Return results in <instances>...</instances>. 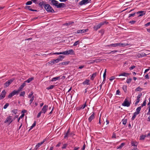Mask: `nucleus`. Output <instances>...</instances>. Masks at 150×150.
I'll return each instance as SVG.
<instances>
[{"mask_svg": "<svg viewBox=\"0 0 150 150\" xmlns=\"http://www.w3.org/2000/svg\"><path fill=\"white\" fill-rule=\"evenodd\" d=\"M69 133H68L67 132L65 134L64 136V138L66 139H67L68 137L69 136Z\"/></svg>", "mask_w": 150, "mask_h": 150, "instance_id": "obj_41", "label": "nucleus"}, {"mask_svg": "<svg viewBox=\"0 0 150 150\" xmlns=\"http://www.w3.org/2000/svg\"><path fill=\"white\" fill-rule=\"evenodd\" d=\"M69 61L63 62L59 63V65L60 66H62V65H68L69 63Z\"/></svg>", "mask_w": 150, "mask_h": 150, "instance_id": "obj_18", "label": "nucleus"}, {"mask_svg": "<svg viewBox=\"0 0 150 150\" xmlns=\"http://www.w3.org/2000/svg\"><path fill=\"white\" fill-rule=\"evenodd\" d=\"M46 140V139H45L42 142H41L39 143L40 144V145L41 146V145H42L45 141Z\"/></svg>", "mask_w": 150, "mask_h": 150, "instance_id": "obj_60", "label": "nucleus"}, {"mask_svg": "<svg viewBox=\"0 0 150 150\" xmlns=\"http://www.w3.org/2000/svg\"><path fill=\"white\" fill-rule=\"evenodd\" d=\"M141 106H139L138 107L136 110V111L135 112L138 115L140 111L141 110Z\"/></svg>", "mask_w": 150, "mask_h": 150, "instance_id": "obj_20", "label": "nucleus"}, {"mask_svg": "<svg viewBox=\"0 0 150 150\" xmlns=\"http://www.w3.org/2000/svg\"><path fill=\"white\" fill-rule=\"evenodd\" d=\"M146 137H147V135H141L140 136V140H144Z\"/></svg>", "mask_w": 150, "mask_h": 150, "instance_id": "obj_31", "label": "nucleus"}, {"mask_svg": "<svg viewBox=\"0 0 150 150\" xmlns=\"http://www.w3.org/2000/svg\"><path fill=\"white\" fill-rule=\"evenodd\" d=\"M94 114V112H93V114L89 117L88 120L89 122H91L92 120L95 118Z\"/></svg>", "mask_w": 150, "mask_h": 150, "instance_id": "obj_13", "label": "nucleus"}, {"mask_svg": "<svg viewBox=\"0 0 150 150\" xmlns=\"http://www.w3.org/2000/svg\"><path fill=\"white\" fill-rule=\"evenodd\" d=\"M49 2L51 5L54 6L57 8H63L65 6V4L63 3H59L58 1L55 0H49Z\"/></svg>", "mask_w": 150, "mask_h": 150, "instance_id": "obj_1", "label": "nucleus"}, {"mask_svg": "<svg viewBox=\"0 0 150 150\" xmlns=\"http://www.w3.org/2000/svg\"><path fill=\"white\" fill-rule=\"evenodd\" d=\"M38 4L40 7L41 8H42L43 6H44L45 4H44V2L43 1H42L41 2H40Z\"/></svg>", "mask_w": 150, "mask_h": 150, "instance_id": "obj_24", "label": "nucleus"}, {"mask_svg": "<svg viewBox=\"0 0 150 150\" xmlns=\"http://www.w3.org/2000/svg\"><path fill=\"white\" fill-rule=\"evenodd\" d=\"M132 146L137 147L138 145V143L136 141H132L131 143Z\"/></svg>", "mask_w": 150, "mask_h": 150, "instance_id": "obj_16", "label": "nucleus"}, {"mask_svg": "<svg viewBox=\"0 0 150 150\" xmlns=\"http://www.w3.org/2000/svg\"><path fill=\"white\" fill-rule=\"evenodd\" d=\"M11 112L13 113L15 115L16 114L17 112V110L16 109H14L12 110Z\"/></svg>", "mask_w": 150, "mask_h": 150, "instance_id": "obj_49", "label": "nucleus"}, {"mask_svg": "<svg viewBox=\"0 0 150 150\" xmlns=\"http://www.w3.org/2000/svg\"><path fill=\"white\" fill-rule=\"evenodd\" d=\"M117 43H116L112 44H110L109 45H107V46L109 47H117Z\"/></svg>", "mask_w": 150, "mask_h": 150, "instance_id": "obj_25", "label": "nucleus"}, {"mask_svg": "<svg viewBox=\"0 0 150 150\" xmlns=\"http://www.w3.org/2000/svg\"><path fill=\"white\" fill-rule=\"evenodd\" d=\"M98 60L97 59H95V60H92L91 61V62H90V63L91 64H93V63H94V62H97V61H98Z\"/></svg>", "mask_w": 150, "mask_h": 150, "instance_id": "obj_54", "label": "nucleus"}, {"mask_svg": "<svg viewBox=\"0 0 150 150\" xmlns=\"http://www.w3.org/2000/svg\"><path fill=\"white\" fill-rule=\"evenodd\" d=\"M26 82H25V81L23 83L22 85L20 86L21 88V87L22 88L26 86Z\"/></svg>", "mask_w": 150, "mask_h": 150, "instance_id": "obj_45", "label": "nucleus"}, {"mask_svg": "<svg viewBox=\"0 0 150 150\" xmlns=\"http://www.w3.org/2000/svg\"><path fill=\"white\" fill-rule=\"evenodd\" d=\"M6 93V92L5 90L2 91L0 95V100L3 99L5 97Z\"/></svg>", "mask_w": 150, "mask_h": 150, "instance_id": "obj_9", "label": "nucleus"}, {"mask_svg": "<svg viewBox=\"0 0 150 150\" xmlns=\"http://www.w3.org/2000/svg\"><path fill=\"white\" fill-rule=\"evenodd\" d=\"M146 11H140L136 12L137 14L139 15L138 17L142 16L145 15L146 13Z\"/></svg>", "mask_w": 150, "mask_h": 150, "instance_id": "obj_7", "label": "nucleus"}, {"mask_svg": "<svg viewBox=\"0 0 150 150\" xmlns=\"http://www.w3.org/2000/svg\"><path fill=\"white\" fill-rule=\"evenodd\" d=\"M64 57L63 55H60L58 57L57 59V61L59 62L60 61H62L64 58Z\"/></svg>", "mask_w": 150, "mask_h": 150, "instance_id": "obj_17", "label": "nucleus"}, {"mask_svg": "<svg viewBox=\"0 0 150 150\" xmlns=\"http://www.w3.org/2000/svg\"><path fill=\"white\" fill-rule=\"evenodd\" d=\"M136 22V21H129V23H131L132 24H134Z\"/></svg>", "mask_w": 150, "mask_h": 150, "instance_id": "obj_56", "label": "nucleus"}, {"mask_svg": "<svg viewBox=\"0 0 150 150\" xmlns=\"http://www.w3.org/2000/svg\"><path fill=\"white\" fill-rule=\"evenodd\" d=\"M12 116H10L7 117L6 120L4 121V123H6L8 122L10 124L13 121V120L12 119Z\"/></svg>", "mask_w": 150, "mask_h": 150, "instance_id": "obj_5", "label": "nucleus"}, {"mask_svg": "<svg viewBox=\"0 0 150 150\" xmlns=\"http://www.w3.org/2000/svg\"><path fill=\"white\" fill-rule=\"evenodd\" d=\"M48 106V105H45L42 108V109L41 111L42 113H45L47 111Z\"/></svg>", "mask_w": 150, "mask_h": 150, "instance_id": "obj_12", "label": "nucleus"}, {"mask_svg": "<svg viewBox=\"0 0 150 150\" xmlns=\"http://www.w3.org/2000/svg\"><path fill=\"white\" fill-rule=\"evenodd\" d=\"M108 23V22H106V21H104L100 22L96 25L94 26L93 29L95 30H97L98 29L100 28L102 25H104L105 24H107Z\"/></svg>", "mask_w": 150, "mask_h": 150, "instance_id": "obj_3", "label": "nucleus"}, {"mask_svg": "<svg viewBox=\"0 0 150 150\" xmlns=\"http://www.w3.org/2000/svg\"><path fill=\"white\" fill-rule=\"evenodd\" d=\"M61 54L67 55L66 53V51H65L64 52H60V54Z\"/></svg>", "mask_w": 150, "mask_h": 150, "instance_id": "obj_59", "label": "nucleus"}, {"mask_svg": "<svg viewBox=\"0 0 150 150\" xmlns=\"http://www.w3.org/2000/svg\"><path fill=\"white\" fill-rule=\"evenodd\" d=\"M41 145L39 143H38L35 146V147L34 149L35 150H37L39 147Z\"/></svg>", "mask_w": 150, "mask_h": 150, "instance_id": "obj_36", "label": "nucleus"}, {"mask_svg": "<svg viewBox=\"0 0 150 150\" xmlns=\"http://www.w3.org/2000/svg\"><path fill=\"white\" fill-rule=\"evenodd\" d=\"M146 104V100H144L142 104L141 105V107H143L144 106H145Z\"/></svg>", "mask_w": 150, "mask_h": 150, "instance_id": "obj_51", "label": "nucleus"}, {"mask_svg": "<svg viewBox=\"0 0 150 150\" xmlns=\"http://www.w3.org/2000/svg\"><path fill=\"white\" fill-rule=\"evenodd\" d=\"M88 30V29L78 30L77 31V33H83L87 32Z\"/></svg>", "mask_w": 150, "mask_h": 150, "instance_id": "obj_11", "label": "nucleus"}, {"mask_svg": "<svg viewBox=\"0 0 150 150\" xmlns=\"http://www.w3.org/2000/svg\"><path fill=\"white\" fill-rule=\"evenodd\" d=\"M67 145H68V144H64L63 145L62 147V149H66Z\"/></svg>", "mask_w": 150, "mask_h": 150, "instance_id": "obj_42", "label": "nucleus"}, {"mask_svg": "<svg viewBox=\"0 0 150 150\" xmlns=\"http://www.w3.org/2000/svg\"><path fill=\"white\" fill-rule=\"evenodd\" d=\"M44 7L48 12L54 13L55 12L52 7L48 4H45L44 5Z\"/></svg>", "mask_w": 150, "mask_h": 150, "instance_id": "obj_2", "label": "nucleus"}, {"mask_svg": "<svg viewBox=\"0 0 150 150\" xmlns=\"http://www.w3.org/2000/svg\"><path fill=\"white\" fill-rule=\"evenodd\" d=\"M42 113L41 111H40L38 114L37 116V117L39 118L40 117L41 113Z\"/></svg>", "mask_w": 150, "mask_h": 150, "instance_id": "obj_58", "label": "nucleus"}, {"mask_svg": "<svg viewBox=\"0 0 150 150\" xmlns=\"http://www.w3.org/2000/svg\"><path fill=\"white\" fill-rule=\"evenodd\" d=\"M112 138H116V136L115 134L114 133H113V134H112Z\"/></svg>", "mask_w": 150, "mask_h": 150, "instance_id": "obj_62", "label": "nucleus"}, {"mask_svg": "<svg viewBox=\"0 0 150 150\" xmlns=\"http://www.w3.org/2000/svg\"><path fill=\"white\" fill-rule=\"evenodd\" d=\"M57 59H53L52 60H51L48 62L49 64H50L51 65H52L54 64L55 63H57L59 62L57 61Z\"/></svg>", "mask_w": 150, "mask_h": 150, "instance_id": "obj_15", "label": "nucleus"}, {"mask_svg": "<svg viewBox=\"0 0 150 150\" xmlns=\"http://www.w3.org/2000/svg\"><path fill=\"white\" fill-rule=\"evenodd\" d=\"M117 47L120 46L122 47H124L130 45V44H128V43H117Z\"/></svg>", "mask_w": 150, "mask_h": 150, "instance_id": "obj_10", "label": "nucleus"}, {"mask_svg": "<svg viewBox=\"0 0 150 150\" xmlns=\"http://www.w3.org/2000/svg\"><path fill=\"white\" fill-rule=\"evenodd\" d=\"M67 55L68 54H74V51L72 49H70L69 50L66 51Z\"/></svg>", "mask_w": 150, "mask_h": 150, "instance_id": "obj_14", "label": "nucleus"}, {"mask_svg": "<svg viewBox=\"0 0 150 150\" xmlns=\"http://www.w3.org/2000/svg\"><path fill=\"white\" fill-rule=\"evenodd\" d=\"M129 75H130L129 74L124 72L123 73L120 74L118 76H126Z\"/></svg>", "mask_w": 150, "mask_h": 150, "instance_id": "obj_19", "label": "nucleus"}, {"mask_svg": "<svg viewBox=\"0 0 150 150\" xmlns=\"http://www.w3.org/2000/svg\"><path fill=\"white\" fill-rule=\"evenodd\" d=\"M13 80L12 79L8 80L4 84V87L5 88L8 87L13 81Z\"/></svg>", "mask_w": 150, "mask_h": 150, "instance_id": "obj_6", "label": "nucleus"}, {"mask_svg": "<svg viewBox=\"0 0 150 150\" xmlns=\"http://www.w3.org/2000/svg\"><path fill=\"white\" fill-rule=\"evenodd\" d=\"M25 94V92L23 91L20 94V96H24Z\"/></svg>", "mask_w": 150, "mask_h": 150, "instance_id": "obj_48", "label": "nucleus"}, {"mask_svg": "<svg viewBox=\"0 0 150 150\" xmlns=\"http://www.w3.org/2000/svg\"><path fill=\"white\" fill-rule=\"evenodd\" d=\"M38 0H32V2L35 3V4H38V2H37Z\"/></svg>", "mask_w": 150, "mask_h": 150, "instance_id": "obj_57", "label": "nucleus"}, {"mask_svg": "<svg viewBox=\"0 0 150 150\" xmlns=\"http://www.w3.org/2000/svg\"><path fill=\"white\" fill-rule=\"evenodd\" d=\"M90 81L89 80L86 79L84 82L83 83V84L84 85H88L89 84V82Z\"/></svg>", "mask_w": 150, "mask_h": 150, "instance_id": "obj_21", "label": "nucleus"}, {"mask_svg": "<svg viewBox=\"0 0 150 150\" xmlns=\"http://www.w3.org/2000/svg\"><path fill=\"white\" fill-rule=\"evenodd\" d=\"M128 98H127L125 100L124 102L122 103V105L124 106L128 107L130 106V103L128 101Z\"/></svg>", "mask_w": 150, "mask_h": 150, "instance_id": "obj_4", "label": "nucleus"}, {"mask_svg": "<svg viewBox=\"0 0 150 150\" xmlns=\"http://www.w3.org/2000/svg\"><path fill=\"white\" fill-rule=\"evenodd\" d=\"M12 93H13V96L15 95H16L17 94H18V92L16 90H14L12 92Z\"/></svg>", "mask_w": 150, "mask_h": 150, "instance_id": "obj_38", "label": "nucleus"}, {"mask_svg": "<svg viewBox=\"0 0 150 150\" xmlns=\"http://www.w3.org/2000/svg\"><path fill=\"white\" fill-rule=\"evenodd\" d=\"M150 54V52L149 53L147 54H146L144 52H142L140 54V56L141 57H146V56L147 55L149 54Z\"/></svg>", "mask_w": 150, "mask_h": 150, "instance_id": "obj_23", "label": "nucleus"}, {"mask_svg": "<svg viewBox=\"0 0 150 150\" xmlns=\"http://www.w3.org/2000/svg\"><path fill=\"white\" fill-rule=\"evenodd\" d=\"M61 76H59L55 77L53 78L52 79V81H56V80H58L60 78V77Z\"/></svg>", "mask_w": 150, "mask_h": 150, "instance_id": "obj_28", "label": "nucleus"}, {"mask_svg": "<svg viewBox=\"0 0 150 150\" xmlns=\"http://www.w3.org/2000/svg\"><path fill=\"white\" fill-rule=\"evenodd\" d=\"M13 96V93L11 92L8 96V98H11Z\"/></svg>", "mask_w": 150, "mask_h": 150, "instance_id": "obj_53", "label": "nucleus"}, {"mask_svg": "<svg viewBox=\"0 0 150 150\" xmlns=\"http://www.w3.org/2000/svg\"><path fill=\"white\" fill-rule=\"evenodd\" d=\"M9 104L8 103H6L5 105L4 106V109H6L7 108Z\"/></svg>", "mask_w": 150, "mask_h": 150, "instance_id": "obj_47", "label": "nucleus"}, {"mask_svg": "<svg viewBox=\"0 0 150 150\" xmlns=\"http://www.w3.org/2000/svg\"><path fill=\"white\" fill-rule=\"evenodd\" d=\"M137 14L136 12H134V13H132V14H129V16H128V18H129L130 19V17H133L135 16L136 14Z\"/></svg>", "mask_w": 150, "mask_h": 150, "instance_id": "obj_29", "label": "nucleus"}, {"mask_svg": "<svg viewBox=\"0 0 150 150\" xmlns=\"http://www.w3.org/2000/svg\"><path fill=\"white\" fill-rule=\"evenodd\" d=\"M24 8L25 9H28L29 10L31 11L32 9L31 8V6H25Z\"/></svg>", "mask_w": 150, "mask_h": 150, "instance_id": "obj_30", "label": "nucleus"}, {"mask_svg": "<svg viewBox=\"0 0 150 150\" xmlns=\"http://www.w3.org/2000/svg\"><path fill=\"white\" fill-rule=\"evenodd\" d=\"M96 73H93L92 74V76H91V79L93 80V79L94 78H95V76H96Z\"/></svg>", "mask_w": 150, "mask_h": 150, "instance_id": "obj_32", "label": "nucleus"}, {"mask_svg": "<svg viewBox=\"0 0 150 150\" xmlns=\"http://www.w3.org/2000/svg\"><path fill=\"white\" fill-rule=\"evenodd\" d=\"M143 89L142 88H141L139 87H138L136 89L135 91H141Z\"/></svg>", "mask_w": 150, "mask_h": 150, "instance_id": "obj_33", "label": "nucleus"}, {"mask_svg": "<svg viewBox=\"0 0 150 150\" xmlns=\"http://www.w3.org/2000/svg\"><path fill=\"white\" fill-rule=\"evenodd\" d=\"M139 98L137 97V100L135 103L136 105H137L140 101Z\"/></svg>", "mask_w": 150, "mask_h": 150, "instance_id": "obj_43", "label": "nucleus"}, {"mask_svg": "<svg viewBox=\"0 0 150 150\" xmlns=\"http://www.w3.org/2000/svg\"><path fill=\"white\" fill-rule=\"evenodd\" d=\"M50 54H52H52H57V55L60 54V52H55V53H50Z\"/></svg>", "mask_w": 150, "mask_h": 150, "instance_id": "obj_50", "label": "nucleus"}, {"mask_svg": "<svg viewBox=\"0 0 150 150\" xmlns=\"http://www.w3.org/2000/svg\"><path fill=\"white\" fill-rule=\"evenodd\" d=\"M33 94V93L32 91L30 92V93L28 95V97L29 98H31V97L32 96Z\"/></svg>", "mask_w": 150, "mask_h": 150, "instance_id": "obj_52", "label": "nucleus"}, {"mask_svg": "<svg viewBox=\"0 0 150 150\" xmlns=\"http://www.w3.org/2000/svg\"><path fill=\"white\" fill-rule=\"evenodd\" d=\"M89 2L88 0H82L79 3V4L80 6L85 5Z\"/></svg>", "mask_w": 150, "mask_h": 150, "instance_id": "obj_8", "label": "nucleus"}, {"mask_svg": "<svg viewBox=\"0 0 150 150\" xmlns=\"http://www.w3.org/2000/svg\"><path fill=\"white\" fill-rule=\"evenodd\" d=\"M132 78L127 79L126 81V82L127 83H130L131 82V81L132 80Z\"/></svg>", "mask_w": 150, "mask_h": 150, "instance_id": "obj_39", "label": "nucleus"}, {"mask_svg": "<svg viewBox=\"0 0 150 150\" xmlns=\"http://www.w3.org/2000/svg\"><path fill=\"white\" fill-rule=\"evenodd\" d=\"M79 43V41L78 40L76 41L73 44V46H76Z\"/></svg>", "mask_w": 150, "mask_h": 150, "instance_id": "obj_40", "label": "nucleus"}, {"mask_svg": "<svg viewBox=\"0 0 150 150\" xmlns=\"http://www.w3.org/2000/svg\"><path fill=\"white\" fill-rule=\"evenodd\" d=\"M125 144V143H121L120 145L118 147H117V149H121L122 148V147L124 146Z\"/></svg>", "mask_w": 150, "mask_h": 150, "instance_id": "obj_26", "label": "nucleus"}, {"mask_svg": "<svg viewBox=\"0 0 150 150\" xmlns=\"http://www.w3.org/2000/svg\"><path fill=\"white\" fill-rule=\"evenodd\" d=\"M137 115V114L135 113L134 112V113L133 115L132 118V120H134V119L136 117V116Z\"/></svg>", "mask_w": 150, "mask_h": 150, "instance_id": "obj_35", "label": "nucleus"}, {"mask_svg": "<svg viewBox=\"0 0 150 150\" xmlns=\"http://www.w3.org/2000/svg\"><path fill=\"white\" fill-rule=\"evenodd\" d=\"M54 87V86L53 85H51L48 87L47 88V89L49 90L50 89H53Z\"/></svg>", "mask_w": 150, "mask_h": 150, "instance_id": "obj_34", "label": "nucleus"}, {"mask_svg": "<svg viewBox=\"0 0 150 150\" xmlns=\"http://www.w3.org/2000/svg\"><path fill=\"white\" fill-rule=\"evenodd\" d=\"M120 91L119 90H117L116 91V95H120Z\"/></svg>", "mask_w": 150, "mask_h": 150, "instance_id": "obj_63", "label": "nucleus"}, {"mask_svg": "<svg viewBox=\"0 0 150 150\" xmlns=\"http://www.w3.org/2000/svg\"><path fill=\"white\" fill-rule=\"evenodd\" d=\"M34 96H33L31 98V99L30 100V104H31V103H32L33 100H34Z\"/></svg>", "mask_w": 150, "mask_h": 150, "instance_id": "obj_44", "label": "nucleus"}, {"mask_svg": "<svg viewBox=\"0 0 150 150\" xmlns=\"http://www.w3.org/2000/svg\"><path fill=\"white\" fill-rule=\"evenodd\" d=\"M32 0L31 1H27L25 4L26 5H31L32 4Z\"/></svg>", "mask_w": 150, "mask_h": 150, "instance_id": "obj_46", "label": "nucleus"}, {"mask_svg": "<svg viewBox=\"0 0 150 150\" xmlns=\"http://www.w3.org/2000/svg\"><path fill=\"white\" fill-rule=\"evenodd\" d=\"M150 25V22L149 23H147L146 24H145L144 25L146 27H147V26H149Z\"/></svg>", "mask_w": 150, "mask_h": 150, "instance_id": "obj_64", "label": "nucleus"}, {"mask_svg": "<svg viewBox=\"0 0 150 150\" xmlns=\"http://www.w3.org/2000/svg\"><path fill=\"white\" fill-rule=\"evenodd\" d=\"M122 89L123 90L124 92L125 93L127 92V86L125 85H123L122 87Z\"/></svg>", "mask_w": 150, "mask_h": 150, "instance_id": "obj_27", "label": "nucleus"}, {"mask_svg": "<svg viewBox=\"0 0 150 150\" xmlns=\"http://www.w3.org/2000/svg\"><path fill=\"white\" fill-rule=\"evenodd\" d=\"M127 120L126 119H124L122 120V124L124 125H125L127 122Z\"/></svg>", "mask_w": 150, "mask_h": 150, "instance_id": "obj_37", "label": "nucleus"}, {"mask_svg": "<svg viewBox=\"0 0 150 150\" xmlns=\"http://www.w3.org/2000/svg\"><path fill=\"white\" fill-rule=\"evenodd\" d=\"M34 77H32L29 78L28 79L25 81V82L29 83L34 79Z\"/></svg>", "mask_w": 150, "mask_h": 150, "instance_id": "obj_22", "label": "nucleus"}, {"mask_svg": "<svg viewBox=\"0 0 150 150\" xmlns=\"http://www.w3.org/2000/svg\"><path fill=\"white\" fill-rule=\"evenodd\" d=\"M86 106V102L84 104H83V105L82 106V107H81V108H82L83 109H84L85 107Z\"/></svg>", "mask_w": 150, "mask_h": 150, "instance_id": "obj_61", "label": "nucleus"}, {"mask_svg": "<svg viewBox=\"0 0 150 150\" xmlns=\"http://www.w3.org/2000/svg\"><path fill=\"white\" fill-rule=\"evenodd\" d=\"M135 67H136L134 65L130 67H129V69L130 70H131L133 69Z\"/></svg>", "mask_w": 150, "mask_h": 150, "instance_id": "obj_55", "label": "nucleus"}]
</instances>
